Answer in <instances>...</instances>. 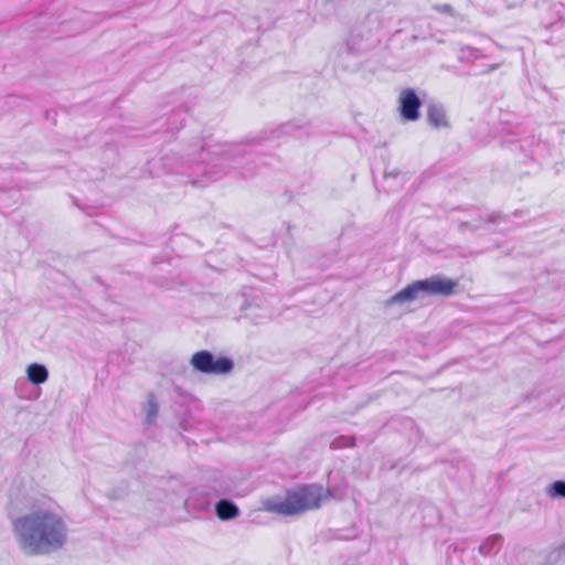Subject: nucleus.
<instances>
[{
  "instance_id": "4468645a",
  "label": "nucleus",
  "mask_w": 565,
  "mask_h": 565,
  "mask_svg": "<svg viewBox=\"0 0 565 565\" xmlns=\"http://www.w3.org/2000/svg\"><path fill=\"white\" fill-rule=\"evenodd\" d=\"M551 499H565V480H556L546 488Z\"/></svg>"
},
{
  "instance_id": "dca6fc26",
  "label": "nucleus",
  "mask_w": 565,
  "mask_h": 565,
  "mask_svg": "<svg viewBox=\"0 0 565 565\" xmlns=\"http://www.w3.org/2000/svg\"><path fill=\"white\" fill-rule=\"evenodd\" d=\"M355 445V440L353 436H338L331 443L332 449H342L347 447H353Z\"/></svg>"
},
{
  "instance_id": "f03ea898",
  "label": "nucleus",
  "mask_w": 565,
  "mask_h": 565,
  "mask_svg": "<svg viewBox=\"0 0 565 565\" xmlns=\"http://www.w3.org/2000/svg\"><path fill=\"white\" fill-rule=\"evenodd\" d=\"M12 533L22 553L47 555L64 546L68 529L63 516L50 509H38L12 520Z\"/></svg>"
},
{
  "instance_id": "6ab92c4d",
  "label": "nucleus",
  "mask_w": 565,
  "mask_h": 565,
  "mask_svg": "<svg viewBox=\"0 0 565 565\" xmlns=\"http://www.w3.org/2000/svg\"><path fill=\"white\" fill-rule=\"evenodd\" d=\"M439 11L443 12V13L451 14L452 13V8L449 4H443V6L439 7Z\"/></svg>"
},
{
  "instance_id": "f257e3e1",
  "label": "nucleus",
  "mask_w": 565,
  "mask_h": 565,
  "mask_svg": "<svg viewBox=\"0 0 565 565\" xmlns=\"http://www.w3.org/2000/svg\"><path fill=\"white\" fill-rule=\"evenodd\" d=\"M250 156L241 143H202L189 147L186 159L177 153L160 159L168 173L183 174L194 186H205L227 174L226 168L237 169L244 156Z\"/></svg>"
},
{
  "instance_id": "f3484780",
  "label": "nucleus",
  "mask_w": 565,
  "mask_h": 565,
  "mask_svg": "<svg viewBox=\"0 0 565 565\" xmlns=\"http://www.w3.org/2000/svg\"><path fill=\"white\" fill-rule=\"evenodd\" d=\"M284 130L292 134V136L297 138H302L303 135L309 136L308 129L309 127L295 126L292 124H287L284 127Z\"/></svg>"
},
{
  "instance_id": "412c9836",
  "label": "nucleus",
  "mask_w": 565,
  "mask_h": 565,
  "mask_svg": "<svg viewBox=\"0 0 565 565\" xmlns=\"http://www.w3.org/2000/svg\"><path fill=\"white\" fill-rule=\"evenodd\" d=\"M460 227H462V228H463V227H468V228H470V230H477V228H479V225H471V224H468V222H462V223L460 224Z\"/></svg>"
},
{
  "instance_id": "39448f33",
  "label": "nucleus",
  "mask_w": 565,
  "mask_h": 565,
  "mask_svg": "<svg viewBox=\"0 0 565 565\" xmlns=\"http://www.w3.org/2000/svg\"><path fill=\"white\" fill-rule=\"evenodd\" d=\"M190 362L196 372L203 374H227L234 367L232 359L227 356L215 358L214 354L207 350L195 352Z\"/></svg>"
},
{
  "instance_id": "2eb2a0df",
  "label": "nucleus",
  "mask_w": 565,
  "mask_h": 565,
  "mask_svg": "<svg viewBox=\"0 0 565 565\" xmlns=\"http://www.w3.org/2000/svg\"><path fill=\"white\" fill-rule=\"evenodd\" d=\"M159 405L153 395H150L146 406V422L147 424H152L158 415Z\"/></svg>"
},
{
  "instance_id": "5701e85b",
  "label": "nucleus",
  "mask_w": 565,
  "mask_h": 565,
  "mask_svg": "<svg viewBox=\"0 0 565 565\" xmlns=\"http://www.w3.org/2000/svg\"><path fill=\"white\" fill-rule=\"evenodd\" d=\"M510 143V147L512 150H515L516 146L514 143V141H508Z\"/></svg>"
},
{
  "instance_id": "aec40b11",
  "label": "nucleus",
  "mask_w": 565,
  "mask_h": 565,
  "mask_svg": "<svg viewBox=\"0 0 565 565\" xmlns=\"http://www.w3.org/2000/svg\"><path fill=\"white\" fill-rule=\"evenodd\" d=\"M242 169H243V171L239 172L242 174V177L248 178V177H250L253 174V170L252 169L243 168V167H242Z\"/></svg>"
},
{
  "instance_id": "6e6552de",
  "label": "nucleus",
  "mask_w": 565,
  "mask_h": 565,
  "mask_svg": "<svg viewBox=\"0 0 565 565\" xmlns=\"http://www.w3.org/2000/svg\"><path fill=\"white\" fill-rule=\"evenodd\" d=\"M215 514L222 521H230L239 515V509L232 500L221 499L215 503Z\"/></svg>"
},
{
  "instance_id": "ddd939ff",
  "label": "nucleus",
  "mask_w": 565,
  "mask_h": 565,
  "mask_svg": "<svg viewBox=\"0 0 565 565\" xmlns=\"http://www.w3.org/2000/svg\"><path fill=\"white\" fill-rule=\"evenodd\" d=\"M201 491L199 489H194L191 491L189 497L185 500V504L189 508H194L199 510H204L210 505V501L207 499H199Z\"/></svg>"
},
{
  "instance_id": "f8f14e48",
  "label": "nucleus",
  "mask_w": 565,
  "mask_h": 565,
  "mask_svg": "<svg viewBox=\"0 0 565 565\" xmlns=\"http://www.w3.org/2000/svg\"><path fill=\"white\" fill-rule=\"evenodd\" d=\"M183 121L184 111L182 109L173 110L166 121V130L169 132L178 131L183 126Z\"/></svg>"
},
{
  "instance_id": "4be33fe9",
  "label": "nucleus",
  "mask_w": 565,
  "mask_h": 565,
  "mask_svg": "<svg viewBox=\"0 0 565 565\" xmlns=\"http://www.w3.org/2000/svg\"><path fill=\"white\" fill-rule=\"evenodd\" d=\"M396 177H397V173H394V174L393 173H386L385 174V179L386 180L390 179V178H396Z\"/></svg>"
},
{
  "instance_id": "423d86ee",
  "label": "nucleus",
  "mask_w": 565,
  "mask_h": 565,
  "mask_svg": "<svg viewBox=\"0 0 565 565\" xmlns=\"http://www.w3.org/2000/svg\"><path fill=\"white\" fill-rule=\"evenodd\" d=\"M422 99L413 88L401 90L398 96V111L403 120L416 121L420 117Z\"/></svg>"
},
{
  "instance_id": "9b49d317",
  "label": "nucleus",
  "mask_w": 565,
  "mask_h": 565,
  "mask_svg": "<svg viewBox=\"0 0 565 565\" xmlns=\"http://www.w3.org/2000/svg\"><path fill=\"white\" fill-rule=\"evenodd\" d=\"M503 544V537L500 534H493L487 537L479 546L480 554L489 556L499 552Z\"/></svg>"
},
{
  "instance_id": "0eeeda50",
  "label": "nucleus",
  "mask_w": 565,
  "mask_h": 565,
  "mask_svg": "<svg viewBox=\"0 0 565 565\" xmlns=\"http://www.w3.org/2000/svg\"><path fill=\"white\" fill-rule=\"evenodd\" d=\"M427 120L435 128L448 127L445 107L439 103H430L427 106Z\"/></svg>"
},
{
  "instance_id": "20e7f679",
  "label": "nucleus",
  "mask_w": 565,
  "mask_h": 565,
  "mask_svg": "<svg viewBox=\"0 0 565 565\" xmlns=\"http://www.w3.org/2000/svg\"><path fill=\"white\" fill-rule=\"evenodd\" d=\"M456 285V281L439 276L416 280L387 299L386 306L409 302L425 296L448 297L454 294Z\"/></svg>"
},
{
  "instance_id": "1a4fd4ad",
  "label": "nucleus",
  "mask_w": 565,
  "mask_h": 565,
  "mask_svg": "<svg viewBox=\"0 0 565 565\" xmlns=\"http://www.w3.org/2000/svg\"><path fill=\"white\" fill-rule=\"evenodd\" d=\"M28 381L34 385H41L49 379V370L44 364L31 363L26 367Z\"/></svg>"
},
{
  "instance_id": "7ed1b4c3",
  "label": "nucleus",
  "mask_w": 565,
  "mask_h": 565,
  "mask_svg": "<svg viewBox=\"0 0 565 565\" xmlns=\"http://www.w3.org/2000/svg\"><path fill=\"white\" fill-rule=\"evenodd\" d=\"M323 489L318 484H308L288 491L285 498H269L264 510L279 515H297L320 508Z\"/></svg>"
},
{
  "instance_id": "9d476101",
  "label": "nucleus",
  "mask_w": 565,
  "mask_h": 565,
  "mask_svg": "<svg viewBox=\"0 0 565 565\" xmlns=\"http://www.w3.org/2000/svg\"><path fill=\"white\" fill-rule=\"evenodd\" d=\"M518 145L519 150L529 153L531 159H536L540 154V150L544 148V145L534 136L523 137L518 140Z\"/></svg>"
},
{
  "instance_id": "a211bd4d",
  "label": "nucleus",
  "mask_w": 565,
  "mask_h": 565,
  "mask_svg": "<svg viewBox=\"0 0 565 565\" xmlns=\"http://www.w3.org/2000/svg\"><path fill=\"white\" fill-rule=\"evenodd\" d=\"M565 555V545L561 546L559 548H556L550 554V559L553 562H556L559 557Z\"/></svg>"
}]
</instances>
